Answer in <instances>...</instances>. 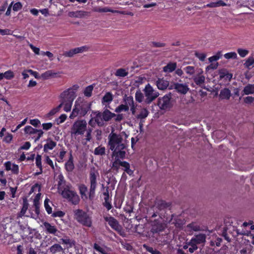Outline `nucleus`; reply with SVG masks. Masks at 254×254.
Masks as SVG:
<instances>
[{"instance_id": "ddd939ff", "label": "nucleus", "mask_w": 254, "mask_h": 254, "mask_svg": "<svg viewBox=\"0 0 254 254\" xmlns=\"http://www.w3.org/2000/svg\"><path fill=\"white\" fill-rule=\"evenodd\" d=\"M88 47L87 46H82L80 47L75 48L70 50L68 51H66L64 53V56L66 57H72L75 54L81 53L87 51Z\"/></svg>"}, {"instance_id": "ea45409f", "label": "nucleus", "mask_w": 254, "mask_h": 254, "mask_svg": "<svg viewBox=\"0 0 254 254\" xmlns=\"http://www.w3.org/2000/svg\"><path fill=\"white\" fill-rule=\"evenodd\" d=\"M65 169L68 172H71L74 168V164L73 163L72 157H71L68 161L65 164Z\"/></svg>"}, {"instance_id": "423d86ee", "label": "nucleus", "mask_w": 254, "mask_h": 254, "mask_svg": "<svg viewBox=\"0 0 254 254\" xmlns=\"http://www.w3.org/2000/svg\"><path fill=\"white\" fill-rule=\"evenodd\" d=\"M206 235L204 234L199 233L194 235L190 241L189 242V251L190 253H193L198 249L197 245H203L206 242Z\"/></svg>"}, {"instance_id": "603ef678", "label": "nucleus", "mask_w": 254, "mask_h": 254, "mask_svg": "<svg viewBox=\"0 0 254 254\" xmlns=\"http://www.w3.org/2000/svg\"><path fill=\"white\" fill-rule=\"evenodd\" d=\"M221 57V54L220 52H218L215 55L213 56L210 58H209L208 60L210 63H212L213 62L217 61Z\"/></svg>"}, {"instance_id": "6e6552de", "label": "nucleus", "mask_w": 254, "mask_h": 254, "mask_svg": "<svg viewBox=\"0 0 254 254\" xmlns=\"http://www.w3.org/2000/svg\"><path fill=\"white\" fill-rule=\"evenodd\" d=\"M145 97L144 102L147 104H150L159 95V93L154 90L150 84L146 85L143 90Z\"/></svg>"}, {"instance_id": "aec40b11", "label": "nucleus", "mask_w": 254, "mask_h": 254, "mask_svg": "<svg viewBox=\"0 0 254 254\" xmlns=\"http://www.w3.org/2000/svg\"><path fill=\"white\" fill-rule=\"evenodd\" d=\"M88 14V12L84 11L79 10L76 11H70L68 15L70 17L82 18Z\"/></svg>"}, {"instance_id": "393cba45", "label": "nucleus", "mask_w": 254, "mask_h": 254, "mask_svg": "<svg viewBox=\"0 0 254 254\" xmlns=\"http://www.w3.org/2000/svg\"><path fill=\"white\" fill-rule=\"evenodd\" d=\"M125 101L127 104L128 105V107H130V111L133 115H134L135 112V107L134 104V101L133 97L131 96L127 97Z\"/></svg>"}, {"instance_id": "1a4fd4ad", "label": "nucleus", "mask_w": 254, "mask_h": 254, "mask_svg": "<svg viewBox=\"0 0 254 254\" xmlns=\"http://www.w3.org/2000/svg\"><path fill=\"white\" fill-rule=\"evenodd\" d=\"M99 177L98 171L95 168H92L89 173V181L90 184V196L93 195L97 187V179Z\"/></svg>"}, {"instance_id": "864d4df0", "label": "nucleus", "mask_w": 254, "mask_h": 254, "mask_svg": "<svg viewBox=\"0 0 254 254\" xmlns=\"http://www.w3.org/2000/svg\"><path fill=\"white\" fill-rule=\"evenodd\" d=\"M83 106V103H82V102H81L79 100H77L75 102L74 107L75 108H77V109L78 110V111H79L80 112H81L82 110Z\"/></svg>"}, {"instance_id": "2f4dec72", "label": "nucleus", "mask_w": 254, "mask_h": 254, "mask_svg": "<svg viewBox=\"0 0 254 254\" xmlns=\"http://www.w3.org/2000/svg\"><path fill=\"white\" fill-rule=\"evenodd\" d=\"M176 63H170L164 67L163 70L166 72H171L176 69Z\"/></svg>"}, {"instance_id": "6ab92c4d", "label": "nucleus", "mask_w": 254, "mask_h": 254, "mask_svg": "<svg viewBox=\"0 0 254 254\" xmlns=\"http://www.w3.org/2000/svg\"><path fill=\"white\" fill-rule=\"evenodd\" d=\"M200 226L195 222H192L188 224L186 227L185 231L190 233H191L193 231H200Z\"/></svg>"}, {"instance_id": "e2e57ef3", "label": "nucleus", "mask_w": 254, "mask_h": 254, "mask_svg": "<svg viewBox=\"0 0 254 254\" xmlns=\"http://www.w3.org/2000/svg\"><path fill=\"white\" fill-rule=\"evenodd\" d=\"M30 124L35 127H37L40 124V121L37 119L30 120Z\"/></svg>"}, {"instance_id": "cd10ccee", "label": "nucleus", "mask_w": 254, "mask_h": 254, "mask_svg": "<svg viewBox=\"0 0 254 254\" xmlns=\"http://www.w3.org/2000/svg\"><path fill=\"white\" fill-rule=\"evenodd\" d=\"M243 95H249L254 93V84H249L243 90Z\"/></svg>"}, {"instance_id": "b1692460", "label": "nucleus", "mask_w": 254, "mask_h": 254, "mask_svg": "<svg viewBox=\"0 0 254 254\" xmlns=\"http://www.w3.org/2000/svg\"><path fill=\"white\" fill-rule=\"evenodd\" d=\"M156 85L160 90H164L167 88L169 85L168 81L163 79H158L156 81Z\"/></svg>"}, {"instance_id": "bb28decb", "label": "nucleus", "mask_w": 254, "mask_h": 254, "mask_svg": "<svg viewBox=\"0 0 254 254\" xmlns=\"http://www.w3.org/2000/svg\"><path fill=\"white\" fill-rule=\"evenodd\" d=\"M200 68H195L192 66H188L184 68V71L186 73L188 74L190 76H192L196 73L197 69Z\"/></svg>"}, {"instance_id": "6e6d98bb", "label": "nucleus", "mask_w": 254, "mask_h": 254, "mask_svg": "<svg viewBox=\"0 0 254 254\" xmlns=\"http://www.w3.org/2000/svg\"><path fill=\"white\" fill-rule=\"evenodd\" d=\"M224 57L226 59H235L237 57V54L235 52H230L226 53L224 55Z\"/></svg>"}, {"instance_id": "a18cd8bd", "label": "nucleus", "mask_w": 254, "mask_h": 254, "mask_svg": "<svg viewBox=\"0 0 254 254\" xmlns=\"http://www.w3.org/2000/svg\"><path fill=\"white\" fill-rule=\"evenodd\" d=\"M42 157L40 155L38 154L36 157V165L40 169V173H42Z\"/></svg>"}, {"instance_id": "052dcab7", "label": "nucleus", "mask_w": 254, "mask_h": 254, "mask_svg": "<svg viewBox=\"0 0 254 254\" xmlns=\"http://www.w3.org/2000/svg\"><path fill=\"white\" fill-rule=\"evenodd\" d=\"M22 5L20 2H16L13 4V10L17 11L22 8Z\"/></svg>"}, {"instance_id": "a211bd4d", "label": "nucleus", "mask_w": 254, "mask_h": 254, "mask_svg": "<svg viewBox=\"0 0 254 254\" xmlns=\"http://www.w3.org/2000/svg\"><path fill=\"white\" fill-rule=\"evenodd\" d=\"M60 243L64 245L66 249L72 248L75 245V242L67 237L61 239Z\"/></svg>"}, {"instance_id": "37998d69", "label": "nucleus", "mask_w": 254, "mask_h": 254, "mask_svg": "<svg viewBox=\"0 0 254 254\" xmlns=\"http://www.w3.org/2000/svg\"><path fill=\"white\" fill-rule=\"evenodd\" d=\"M94 153L96 155H103L105 154V148L101 146H98L94 149Z\"/></svg>"}, {"instance_id": "0e129e2a", "label": "nucleus", "mask_w": 254, "mask_h": 254, "mask_svg": "<svg viewBox=\"0 0 254 254\" xmlns=\"http://www.w3.org/2000/svg\"><path fill=\"white\" fill-rule=\"evenodd\" d=\"M29 46L35 54L39 55L40 49L39 48L35 47L34 45H33L31 44H29Z\"/></svg>"}, {"instance_id": "5fc2aeb1", "label": "nucleus", "mask_w": 254, "mask_h": 254, "mask_svg": "<svg viewBox=\"0 0 254 254\" xmlns=\"http://www.w3.org/2000/svg\"><path fill=\"white\" fill-rule=\"evenodd\" d=\"M218 63H211L210 65H208L206 67L205 71L206 72H208L210 70L215 69L218 67Z\"/></svg>"}, {"instance_id": "69168bd1", "label": "nucleus", "mask_w": 254, "mask_h": 254, "mask_svg": "<svg viewBox=\"0 0 254 254\" xmlns=\"http://www.w3.org/2000/svg\"><path fill=\"white\" fill-rule=\"evenodd\" d=\"M244 102L246 104H251L254 101V97L247 96L244 99Z\"/></svg>"}, {"instance_id": "0eeeda50", "label": "nucleus", "mask_w": 254, "mask_h": 254, "mask_svg": "<svg viewBox=\"0 0 254 254\" xmlns=\"http://www.w3.org/2000/svg\"><path fill=\"white\" fill-rule=\"evenodd\" d=\"M125 158L116 157L112 159V168L114 170L118 171L120 166L123 167V169L129 175H132L133 172L130 169L129 164L126 161H122L121 159H123Z\"/></svg>"}, {"instance_id": "f03ea898", "label": "nucleus", "mask_w": 254, "mask_h": 254, "mask_svg": "<svg viewBox=\"0 0 254 254\" xmlns=\"http://www.w3.org/2000/svg\"><path fill=\"white\" fill-rule=\"evenodd\" d=\"M62 101L59 106L61 108L64 106V110L65 112H68L71 110L72 102L76 97L75 92L73 89L69 88L64 91L61 94Z\"/></svg>"}, {"instance_id": "c756f323", "label": "nucleus", "mask_w": 254, "mask_h": 254, "mask_svg": "<svg viewBox=\"0 0 254 254\" xmlns=\"http://www.w3.org/2000/svg\"><path fill=\"white\" fill-rule=\"evenodd\" d=\"M43 226L45 230L49 233L55 234L57 231V229L54 226L51 225L48 222H44Z\"/></svg>"}, {"instance_id": "3c124183", "label": "nucleus", "mask_w": 254, "mask_h": 254, "mask_svg": "<svg viewBox=\"0 0 254 254\" xmlns=\"http://www.w3.org/2000/svg\"><path fill=\"white\" fill-rule=\"evenodd\" d=\"M49 201L50 200L48 198H46L44 201V206L47 213L50 214L52 212V208L49 204Z\"/></svg>"}, {"instance_id": "58836bf2", "label": "nucleus", "mask_w": 254, "mask_h": 254, "mask_svg": "<svg viewBox=\"0 0 254 254\" xmlns=\"http://www.w3.org/2000/svg\"><path fill=\"white\" fill-rule=\"evenodd\" d=\"M38 129L33 128L30 126H27L24 128V132L26 134H29L30 135L35 134L36 132L38 131Z\"/></svg>"}, {"instance_id": "4468645a", "label": "nucleus", "mask_w": 254, "mask_h": 254, "mask_svg": "<svg viewBox=\"0 0 254 254\" xmlns=\"http://www.w3.org/2000/svg\"><path fill=\"white\" fill-rule=\"evenodd\" d=\"M105 220L109 225L115 230L120 232L122 230L121 226L119 224L118 222L113 217H105Z\"/></svg>"}, {"instance_id": "7c9ffc66", "label": "nucleus", "mask_w": 254, "mask_h": 254, "mask_svg": "<svg viewBox=\"0 0 254 254\" xmlns=\"http://www.w3.org/2000/svg\"><path fill=\"white\" fill-rule=\"evenodd\" d=\"M113 99V94L111 92H107L103 97L102 103L105 105L106 103H110Z\"/></svg>"}, {"instance_id": "774afa93", "label": "nucleus", "mask_w": 254, "mask_h": 254, "mask_svg": "<svg viewBox=\"0 0 254 254\" xmlns=\"http://www.w3.org/2000/svg\"><path fill=\"white\" fill-rule=\"evenodd\" d=\"M66 118H67V116L65 114L61 115L57 120L58 123L59 124L63 123V122H64L65 121Z\"/></svg>"}, {"instance_id": "49530a36", "label": "nucleus", "mask_w": 254, "mask_h": 254, "mask_svg": "<svg viewBox=\"0 0 254 254\" xmlns=\"http://www.w3.org/2000/svg\"><path fill=\"white\" fill-rule=\"evenodd\" d=\"M93 85H91L87 86L84 90V94L86 97H90L92 95V91L93 90Z\"/></svg>"}, {"instance_id": "f8f14e48", "label": "nucleus", "mask_w": 254, "mask_h": 254, "mask_svg": "<svg viewBox=\"0 0 254 254\" xmlns=\"http://www.w3.org/2000/svg\"><path fill=\"white\" fill-rule=\"evenodd\" d=\"M192 79L197 85L199 86H202L205 80L203 70L200 68L197 69L196 73L192 76Z\"/></svg>"}, {"instance_id": "a19ab883", "label": "nucleus", "mask_w": 254, "mask_h": 254, "mask_svg": "<svg viewBox=\"0 0 254 254\" xmlns=\"http://www.w3.org/2000/svg\"><path fill=\"white\" fill-rule=\"evenodd\" d=\"M244 65L246 67L248 68H250V67L252 65L254 66V58L253 57H249L246 60Z\"/></svg>"}, {"instance_id": "e433bc0d", "label": "nucleus", "mask_w": 254, "mask_h": 254, "mask_svg": "<svg viewBox=\"0 0 254 254\" xmlns=\"http://www.w3.org/2000/svg\"><path fill=\"white\" fill-rule=\"evenodd\" d=\"M28 208V203L26 198L23 199V206L20 213V216L22 217L24 215Z\"/></svg>"}, {"instance_id": "13d9d810", "label": "nucleus", "mask_w": 254, "mask_h": 254, "mask_svg": "<svg viewBox=\"0 0 254 254\" xmlns=\"http://www.w3.org/2000/svg\"><path fill=\"white\" fill-rule=\"evenodd\" d=\"M94 248L98 252L101 253L102 254H108L105 250L97 244H94Z\"/></svg>"}, {"instance_id": "c03bdc74", "label": "nucleus", "mask_w": 254, "mask_h": 254, "mask_svg": "<svg viewBox=\"0 0 254 254\" xmlns=\"http://www.w3.org/2000/svg\"><path fill=\"white\" fill-rule=\"evenodd\" d=\"M56 73H54L52 70H47L44 73H42L41 75V78L43 79H47L50 77L53 76Z\"/></svg>"}, {"instance_id": "4be33fe9", "label": "nucleus", "mask_w": 254, "mask_h": 254, "mask_svg": "<svg viewBox=\"0 0 254 254\" xmlns=\"http://www.w3.org/2000/svg\"><path fill=\"white\" fill-rule=\"evenodd\" d=\"M101 114L104 122H108L116 116L115 114L112 113L107 109L101 113Z\"/></svg>"}, {"instance_id": "7ed1b4c3", "label": "nucleus", "mask_w": 254, "mask_h": 254, "mask_svg": "<svg viewBox=\"0 0 254 254\" xmlns=\"http://www.w3.org/2000/svg\"><path fill=\"white\" fill-rule=\"evenodd\" d=\"M63 198L66 199L72 204H77L79 201V197L76 192L72 189L71 185L67 186L64 188L58 191Z\"/></svg>"}, {"instance_id": "de8ad7c7", "label": "nucleus", "mask_w": 254, "mask_h": 254, "mask_svg": "<svg viewBox=\"0 0 254 254\" xmlns=\"http://www.w3.org/2000/svg\"><path fill=\"white\" fill-rule=\"evenodd\" d=\"M3 78H5L6 79H11L13 78L14 76L13 72L10 70H7L5 72L3 73Z\"/></svg>"}, {"instance_id": "9b49d317", "label": "nucleus", "mask_w": 254, "mask_h": 254, "mask_svg": "<svg viewBox=\"0 0 254 254\" xmlns=\"http://www.w3.org/2000/svg\"><path fill=\"white\" fill-rule=\"evenodd\" d=\"M171 94H167L158 100V106L161 110H166L171 107Z\"/></svg>"}, {"instance_id": "9d476101", "label": "nucleus", "mask_w": 254, "mask_h": 254, "mask_svg": "<svg viewBox=\"0 0 254 254\" xmlns=\"http://www.w3.org/2000/svg\"><path fill=\"white\" fill-rule=\"evenodd\" d=\"M91 119L88 122L89 125L94 127H95L96 124L98 125V126L102 127L104 125V121L103 119V117L102 116L101 113L97 111L92 113L91 114Z\"/></svg>"}, {"instance_id": "20e7f679", "label": "nucleus", "mask_w": 254, "mask_h": 254, "mask_svg": "<svg viewBox=\"0 0 254 254\" xmlns=\"http://www.w3.org/2000/svg\"><path fill=\"white\" fill-rule=\"evenodd\" d=\"M74 219L83 226L91 227L92 224L91 215L81 209L74 210Z\"/></svg>"}, {"instance_id": "f3484780", "label": "nucleus", "mask_w": 254, "mask_h": 254, "mask_svg": "<svg viewBox=\"0 0 254 254\" xmlns=\"http://www.w3.org/2000/svg\"><path fill=\"white\" fill-rule=\"evenodd\" d=\"M165 229V225L158 221H154L152 224L151 232L153 233L162 231Z\"/></svg>"}, {"instance_id": "4d7b16f0", "label": "nucleus", "mask_w": 254, "mask_h": 254, "mask_svg": "<svg viewBox=\"0 0 254 254\" xmlns=\"http://www.w3.org/2000/svg\"><path fill=\"white\" fill-rule=\"evenodd\" d=\"M77 108H73L72 111L71 113V114L69 116V118L71 119H74L76 117H77L79 114H81V112H80L78 110Z\"/></svg>"}, {"instance_id": "4c0bfd02", "label": "nucleus", "mask_w": 254, "mask_h": 254, "mask_svg": "<svg viewBox=\"0 0 254 254\" xmlns=\"http://www.w3.org/2000/svg\"><path fill=\"white\" fill-rule=\"evenodd\" d=\"M148 111L146 108H143L140 110L139 114L137 115L136 118L139 119H143L148 116Z\"/></svg>"}, {"instance_id": "680f3d73", "label": "nucleus", "mask_w": 254, "mask_h": 254, "mask_svg": "<svg viewBox=\"0 0 254 254\" xmlns=\"http://www.w3.org/2000/svg\"><path fill=\"white\" fill-rule=\"evenodd\" d=\"M195 56L199 59L201 61H204L206 56V54L202 53H196Z\"/></svg>"}, {"instance_id": "f704fd0d", "label": "nucleus", "mask_w": 254, "mask_h": 254, "mask_svg": "<svg viewBox=\"0 0 254 254\" xmlns=\"http://www.w3.org/2000/svg\"><path fill=\"white\" fill-rule=\"evenodd\" d=\"M41 193H38L34 199V205L35 207V211L37 214L39 213V200L40 198Z\"/></svg>"}, {"instance_id": "2eb2a0df", "label": "nucleus", "mask_w": 254, "mask_h": 254, "mask_svg": "<svg viewBox=\"0 0 254 254\" xmlns=\"http://www.w3.org/2000/svg\"><path fill=\"white\" fill-rule=\"evenodd\" d=\"M4 166L5 168L6 171H11V172L15 175H18L19 173V166L18 165L12 163L10 161H7L4 163Z\"/></svg>"}, {"instance_id": "8fccbe9b", "label": "nucleus", "mask_w": 254, "mask_h": 254, "mask_svg": "<svg viewBox=\"0 0 254 254\" xmlns=\"http://www.w3.org/2000/svg\"><path fill=\"white\" fill-rule=\"evenodd\" d=\"M143 247L147 251L149 252L152 254H161L159 251L154 249L152 247H148L146 245H143Z\"/></svg>"}, {"instance_id": "dca6fc26", "label": "nucleus", "mask_w": 254, "mask_h": 254, "mask_svg": "<svg viewBox=\"0 0 254 254\" xmlns=\"http://www.w3.org/2000/svg\"><path fill=\"white\" fill-rule=\"evenodd\" d=\"M174 88L178 92L185 94L189 90L188 85L186 83H175Z\"/></svg>"}, {"instance_id": "c9c22d12", "label": "nucleus", "mask_w": 254, "mask_h": 254, "mask_svg": "<svg viewBox=\"0 0 254 254\" xmlns=\"http://www.w3.org/2000/svg\"><path fill=\"white\" fill-rule=\"evenodd\" d=\"M129 110V107L127 104H121L115 109V111L116 113H120L122 112H127Z\"/></svg>"}, {"instance_id": "338daca9", "label": "nucleus", "mask_w": 254, "mask_h": 254, "mask_svg": "<svg viewBox=\"0 0 254 254\" xmlns=\"http://www.w3.org/2000/svg\"><path fill=\"white\" fill-rule=\"evenodd\" d=\"M53 124L51 123H44L42 124L43 129L48 130L52 128Z\"/></svg>"}, {"instance_id": "f257e3e1", "label": "nucleus", "mask_w": 254, "mask_h": 254, "mask_svg": "<svg viewBox=\"0 0 254 254\" xmlns=\"http://www.w3.org/2000/svg\"><path fill=\"white\" fill-rule=\"evenodd\" d=\"M108 144L110 149L113 151L112 159L117 157L125 158L127 143L120 134L111 133L108 136Z\"/></svg>"}, {"instance_id": "79ce46f5", "label": "nucleus", "mask_w": 254, "mask_h": 254, "mask_svg": "<svg viewBox=\"0 0 254 254\" xmlns=\"http://www.w3.org/2000/svg\"><path fill=\"white\" fill-rule=\"evenodd\" d=\"M144 96L140 90L136 91L135 94V98L136 101L141 103L143 101Z\"/></svg>"}, {"instance_id": "72a5a7b5", "label": "nucleus", "mask_w": 254, "mask_h": 254, "mask_svg": "<svg viewBox=\"0 0 254 254\" xmlns=\"http://www.w3.org/2000/svg\"><path fill=\"white\" fill-rule=\"evenodd\" d=\"M49 250L51 253L54 254L56 253L62 252L63 249L59 244H55L50 248Z\"/></svg>"}, {"instance_id": "09e8293b", "label": "nucleus", "mask_w": 254, "mask_h": 254, "mask_svg": "<svg viewBox=\"0 0 254 254\" xmlns=\"http://www.w3.org/2000/svg\"><path fill=\"white\" fill-rule=\"evenodd\" d=\"M237 52L242 58L245 57L249 53V51L248 50L242 48L238 49Z\"/></svg>"}, {"instance_id": "bf43d9fd", "label": "nucleus", "mask_w": 254, "mask_h": 254, "mask_svg": "<svg viewBox=\"0 0 254 254\" xmlns=\"http://www.w3.org/2000/svg\"><path fill=\"white\" fill-rule=\"evenodd\" d=\"M60 109L61 106H58L57 107L53 108L49 112V113L48 114V116L50 117L55 115L56 113H57L60 111Z\"/></svg>"}, {"instance_id": "5701e85b", "label": "nucleus", "mask_w": 254, "mask_h": 254, "mask_svg": "<svg viewBox=\"0 0 254 254\" xmlns=\"http://www.w3.org/2000/svg\"><path fill=\"white\" fill-rule=\"evenodd\" d=\"M58 179L59 180L58 187V191L64 188L67 186L70 185L69 184H66L65 183V181L64 180V177L62 174H60L58 175Z\"/></svg>"}, {"instance_id": "39448f33", "label": "nucleus", "mask_w": 254, "mask_h": 254, "mask_svg": "<svg viewBox=\"0 0 254 254\" xmlns=\"http://www.w3.org/2000/svg\"><path fill=\"white\" fill-rule=\"evenodd\" d=\"M87 123L85 120H78L76 121L72 125L70 134L72 137L83 135L87 130Z\"/></svg>"}, {"instance_id": "412c9836", "label": "nucleus", "mask_w": 254, "mask_h": 254, "mask_svg": "<svg viewBox=\"0 0 254 254\" xmlns=\"http://www.w3.org/2000/svg\"><path fill=\"white\" fill-rule=\"evenodd\" d=\"M57 145V143L51 139H47L46 143L44 145V151L48 152L52 150Z\"/></svg>"}, {"instance_id": "473e14b6", "label": "nucleus", "mask_w": 254, "mask_h": 254, "mask_svg": "<svg viewBox=\"0 0 254 254\" xmlns=\"http://www.w3.org/2000/svg\"><path fill=\"white\" fill-rule=\"evenodd\" d=\"M128 73V69L121 68L116 70L115 74L117 76L123 77L127 75Z\"/></svg>"}, {"instance_id": "c85d7f7f", "label": "nucleus", "mask_w": 254, "mask_h": 254, "mask_svg": "<svg viewBox=\"0 0 254 254\" xmlns=\"http://www.w3.org/2000/svg\"><path fill=\"white\" fill-rule=\"evenodd\" d=\"M219 96L222 99H229L231 96V91L228 88H224L221 90Z\"/></svg>"}, {"instance_id": "a878e982", "label": "nucleus", "mask_w": 254, "mask_h": 254, "mask_svg": "<svg viewBox=\"0 0 254 254\" xmlns=\"http://www.w3.org/2000/svg\"><path fill=\"white\" fill-rule=\"evenodd\" d=\"M220 79L225 78L226 80H230L232 78V74L228 72L226 69H221L219 71Z\"/></svg>"}]
</instances>
